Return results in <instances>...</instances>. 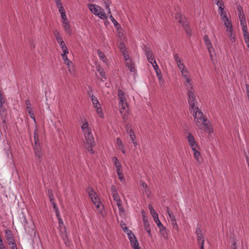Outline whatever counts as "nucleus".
<instances>
[{"mask_svg":"<svg viewBox=\"0 0 249 249\" xmlns=\"http://www.w3.org/2000/svg\"><path fill=\"white\" fill-rule=\"evenodd\" d=\"M188 96L190 110L194 117V121L196 125L199 129H204L208 133L212 132L213 128L209 124V121L204 118L201 110L196 106L197 102L194 91L188 89Z\"/></svg>","mask_w":249,"mask_h":249,"instance_id":"1","label":"nucleus"},{"mask_svg":"<svg viewBox=\"0 0 249 249\" xmlns=\"http://www.w3.org/2000/svg\"><path fill=\"white\" fill-rule=\"evenodd\" d=\"M85 136V146L87 150L91 154L94 153V151L92 149V147L95 145V142L93 134L91 131H86V133H84Z\"/></svg>","mask_w":249,"mask_h":249,"instance_id":"2","label":"nucleus"},{"mask_svg":"<svg viewBox=\"0 0 249 249\" xmlns=\"http://www.w3.org/2000/svg\"><path fill=\"white\" fill-rule=\"evenodd\" d=\"M69 53L67 48L65 44H63V63L67 66L69 72L72 74L74 71V66L72 62L68 59L67 54Z\"/></svg>","mask_w":249,"mask_h":249,"instance_id":"3","label":"nucleus"},{"mask_svg":"<svg viewBox=\"0 0 249 249\" xmlns=\"http://www.w3.org/2000/svg\"><path fill=\"white\" fill-rule=\"evenodd\" d=\"M49 196L50 199V201L52 204L53 205V208L54 210V212L55 213V215L57 218V219L58 220L59 223V229L60 232H61V224H62V220L61 218L60 213L58 211V209L56 208V205L54 202V199L53 198V194L50 193V191H49Z\"/></svg>","mask_w":249,"mask_h":249,"instance_id":"4","label":"nucleus"},{"mask_svg":"<svg viewBox=\"0 0 249 249\" xmlns=\"http://www.w3.org/2000/svg\"><path fill=\"white\" fill-rule=\"evenodd\" d=\"M176 19L178 20V21L180 23L184 28L185 32L188 35H191V30L190 27L188 25L186 19L185 18L182 17L180 15L178 14L176 17Z\"/></svg>","mask_w":249,"mask_h":249,"instance_id":"5","label":"nucleus"},{"mask_svg":"<svg viewBox=\"0 0 249 249\" xmlns=\"http://www.w3.org/2000/svg\"><path fill=\"white\" fill-rule=\"evenodd\" d=\"M120 108V113L122 115V117L124 120L127 119L128 115V103L119 104Z\"/></svg>","mask_w":249,"mask_h":249,"instance_id":"6","label":"nucleus"},{"mask_svg":"<svg viewBox=\"0 0 249 249\" xmlns=\"http://www.w3.org/2000/svg\"><path fill=\"white\" fill-rule=\"evenodd\" d=\"M131 245L134 249H140L139 244L132 232L128 233Z\"/></svg>","mask_w":249,"mask_h":249,"instance_id":"7","label":"nucleus"},{"mask_svg":"<svg viewBox=\"0 0 249 249\" xmlns=\"http://www.w3.org/2000/svg\"><path fill=\"white\" fill-rule=\"evenodd\" d=\"M4 232L5 234V238L7 240L8 244L10 246L11 243L15 242L13 233L11 230L9 229H6L5 230Z\"/></svg>","mask_w":249,"mask_h":249,"instance_id":"8","label":"nucleus"},{"mask_svg":"<svg viewBox=\"0 0 249 249\" xmlns=\"http://www.w3.org/2000/svg\"><path fill=\"white\" fill-rule=\"evenodd\" d=\"M187 141L189 142V144L191 147L192 149H194V148H198V146L196 144L194 137L192 135L191 133H189L187 137Z\"/></svg>","mask_w":249,"mask_h":249,"instance_id":"9","label":"nucleus"},{"mask_svg":"<svg viewBox=\"0 0 249 249\" xmlns=\"http://www.w3.org/2000/svg\"><path fill=\"white\" fill-rule=\"evenodd\" d=\"M63 28L67 34L70 36L71 34V30L70 25L68 21L65 13L63 12Z\"/></svg>","mask_w":249,"mask_h":249,"instance_id":"10","label":"nucleus"},{"mask_svg":"<svg viewBox=\"0 0 249 249\" xmlns=\"http://www.w3.org/2000/svg\"><path fill=\"white\" fill-rule=\"evenodd\" d=\"M145 54L149 63H150L151 64H153V63L154 62L155 64H156V61L154 56L153 55L151 50L149 48H145Z\"/></svg>","mask_w":249,"mask_h":249,"instance_id":"11","label":"nucleus"},{"mask_svg":"<svg viewBox=\"0 0 249 249\" xmlns=\"http://www.w3.org/2000/svg\"><path fill=\"white\" fill-rule=\"evenodd\" d=\"M25 103L26 106V109H27L28 112L29 114L30 117L34 120V122H35L36 118L35 117L34 112L32 110L31 104L30 103L29 99H26L25 100Z\"/></svg>","mask_w":249,"mask_h":249,"instance_id":"12","label":"nucleus"},{"mask_svg":"<svg viewBox=\"0 0 249 249\" xmlns=\"http://www.w3.org/2000/svg\"><path fill=\"white\" fill-rule=\"evenodd\" d=\"M221 16L222 17L221 18L222 20L224 22V24H225V26L227 27V31L232 30V25L231 24V21L229 20L228 17L226 15V13H225L224 14H223L222 16Z\"/></svg>","mask_w":249,"mask_h":249,"instance_id":"13","label":"nucleus"},{"mask_svg":"<svg viewBox=\"0 0 249 249\" xmlns=\"http://www.w3.org/2000/svg\"><path fill=\"white\" fill-rule=\"evenodd\" d=\"M118 96L119 100V104L127 103L124 92L122 89H118Z\"/></svg>","mask_w":249,"mask_h":249,"instance_id":"14","label":"nucleus"},{"mask_svg":"<svg viewBox=\"0 0 249 249\" xmlns=\"http://www.w3.org/2000/svg\"><path fill=\"white\" fill-rule=\"evenodd\" d=\"M196 235L197 240L198 243L204 242V235L202 232L201 229L199 227H197L196 229Z\"/></svg>","mask_w":249,"mask_h":249,"instance_id":"15","label":"nucleus"},{"mask_svg":"<svg viewBox=\"0 0 249 249\" xmlns=\"http://www.w3.org/2000/svg\"><path fill=\"white\" fill-rule=\"evenodd\" d=\"M88 7L90 12L96 16L98 15L99 11L101 10V8L96 4H89Z\"/></svg>","mask_w":249,"mask_h":249,"instance_id":"16","label":"nucleus"},{"mask_svg":"<svg viewBox=\"0 0 249 249\" xmlns=\"http://www.w3.org/2000/svg\"><path fill=\"white\" fill-rule=\"evenodd\" d=\"M199 147L198 148H194V149H192L194 151V156L196 160L198 162L199 164L202 163V160L201 154L200 152L198 151Z\"/></svg>","mask_w":249,"mask_h":249,"instance_id":"17","label":"nucleus"},{"mask_svg":"<svg viewBox=\"0 0 249 249\" xmlns=\"http://www.w3.org/2000/svg\"><path fill=\"white\" fill-rule=\"evenodd\" d=\"M154 221L157 224V226L159 228L161 234L164 235L165 233H166V228L162 225L161 223L160 222L159 218Z\"/></svg>","mask_w":249,"mask_h":249,"instance_id":"18","label":"nucleus"},{"mask_svg":"<svg viewBox=\"0 0 249 249\" xmlns=\"http://www.w3.org/2000/svg\"><path fill=\"white\" fill-rule=\"evenodd\" d=\"M34 152L36 157L39 159L41 158L42 156V153L41 152V148L39 144H35L34 145Z\"/></svg>","mask_w":249,"mask_h":249,"instance_id":"19","label":"nucleus"},{"mask_svg":"<svg viewBox=\"0 0 249 249\" xmlns=\"http://www.w3.org/2000/svg\"><path fill=\"white\" fill-rule=\"evenodd\" d=\"M239 19H240V24L242 26V31L243 32V34L248 33V28L247 26L245 18H243V17H242V18H239Z\"/></svg>","mask_w":249,"mask_h":249,"instance_id":"20","label":"nucleus"},{"mask_svg":"<svg viewBox=\"0 0 249 249\" xmlns=\"http://www.w3.org/2000/svg\"><path fill=\"white\" fill-rule=\"evenodd\" d=\"M54 36H55V38L59 43L60 47L62 49V38L60 34L57 32V30H55L54 32Z\"/></svg>","mask_w":249,"mask_h":249,"instance_id":"21","label":"nucleus"},{"mask_svg":"<svg viewBox=\"0 0 249 249\" xmlns=\"http://www.w3.org/2000/svg\"><path fill=\"white\" fill-rule=\"evenodd\" d=\"M215 3L218 6V11H219L220 16H222L225 13L223 11L224 6L223 2L221 0L220 1H217L216 2H215Z\"/></svg>","mask_w":249,"mask_h":249,"instance_id":"22","label":"nucleus"},{"mask_svg":"<svg viewBox=\"0 0 249 249\" xmlns=\"http://www.w3.org/2000/svg\"><path fill=\"white\" fill-rule=\"evenodd\" d=\"M148 208L150 210V213L152 215L154 220L158 218H159L158 214H157V213L155 211V210L153 209L152 206L151 204L148 205Z\"/></svg>","mask_w":249,"mask_h":249,"instance_id":"23","label":"nucleus"},{"mask_svg":"<svg viewBox=\"0 0 249 249\" xmlns=\"http://www.w3.org/2000/svg\"><path fill=\"white\" fill-rule=\"evenodd\" d=\"M113 161L114 162V165L115 166L116 169V172L120 170H122V165L119 162V160L115 157H114L112 159Z\"/></svg>","mask_w":249,"mask_h":249,"instance_id":"24","label":"nucleus"},{"mask_svg":"<svg viewBox=\"0 0 249 249\" xmlns=\"http://www.w3.org/2000/svg\"><path fill=\"white\" fill-rule=\"evenodd\" d=\"M181 71L182 75L185 79V81L186 82H188L190 76L189 72L187 70V69H184L182 71Z\"/></svg>","mask_w":249,"mask_h":249,"instance_id":"25","label":"nucleus"},{"mask_svg":"<svg viewBox=\"0 0 249 249\" xmlns=\"http://www.w3.org/2000/svg\"><path fill=\"white\" fill-rule=\"evenodd\" d=\"M126 65L128 68L129 70L131 72H134L135 71V67L134 64L132 63L131 60H129L126 62Z\"/></svg>","mask_w":249,"mask_h":249,"instance_id":"26","label":"nucleus"},{"mask_svg":"<svg viewBox=\"0 0 249 249\" xmlns=\"http://www.w3.org/2000/svg\"><path fill=\"white\" fill-rule=\"evenodd\" d=\"M0 116L2 118H5L7 116V110L5 106L0 107Z\"/></svg>","mask_w":249,"mask_h":249,"instance_id":"27","label":"nucleus"},{"mask_svg":"<svg viewBox=\"0 0 249 249\" xmlns=\"http://www.w3.org/2000/svg\"><path fill=\"white\" fill-rule=\"evenodd\" d=\"M55 2L59 9V12L61 15V18L62 19V6L60 0H54Z\"/></svg>","mask_w":249,"mask_h":249,"instance_id":"28","label":"nucleus"},{"mask_svg":"<svg viewBox=\"0 0 249 249\" xmlns=\"http://www.w3.org/2000/svg\"><path fill=\"white\" fill-rule=\"evenodd\" d=\"M97 53L100 59L103 62H106L107 59L105 54L99 50L97 51Z\"/></svg>","mask_w":249,"mask_h":249,"instance_id":"29","label":"nucleus"},{"mask_svg":"<svg viewBox=\"0 0 249 249\" xmlns=\"http://www.w3.org/2000/svg\"><path fill=\"white\" fill-rule=\"evenodd\" d=\"M90 97H91V100L92 101V102L93 103V105L94 107H97L98 106H100L98 100L95 97H94L93 95H92L90 96Z\"/></svg>","mask_w":249,"mask_h":249,"instance_id":"30","label":"nucleus"},{"mask_svg":"<svg viewBox=\"0 0 249 249\" xmlns=\"http://www.w3.org/2000/svg\"><path fill=\"white\" fill-rule=\"evenodd\" d=\"M81 128L83 133H86V131L88 132L91 131V130H90L89 127V124L87 122H86L83 124V125L81 126Z\"/></svg>","mask_w":249,"mask_h":249,"instance_id":"31","label":"nucleus"},{"mask_svg":"<svg viewBox=\"0 0 249 249\" xmlns=\"http://www.w3.org/2000/svg\"><path fill=\"white\" fill-rule=\"evenodd\" d=\"M34 138L35 144H39L38 134L37 133V128H36L35 131H34Z\"/></svg>","mask_w":249,"mask_h":249,"instance_id":"32","label":"nucleus"},{"mask_svg":"<svg viewBox=\"0 0 249 249\" xmlns=\"http://www.w3.org/2000/svg\"><path fill=\"white\" fill-rule=\"evenodd\" d=\"M97 70L98 72L99 73L100 75L102 78H104V79L107 78L106 73H105V71H104V70L102 69H101V67H100V66L97 67Z\"/></svg>","mask_w":249,"mask_h":249,"instance_id":"33","label":"nucleus"},{"mask_svg":"<svg viewBox=\"0 0 249 249\" xmlns=\"http://www.w3.org/2000/svg\"><path fill=\"white\" fill-rule=\"evenodd\" d=\"M99 17L103 19L107 18V16L103 9L101 8V10L99 11L98 15Z\"/></svg>","mask_w":249,"mask_h":249,"instance_id":"34","label":"nucleus"},{"mask_svg":"<svg viewBox=\"0 0 249 249\" xmlns=\"http://www.w3.org/2000/svg\"><path fill=\"white\" fill-rule=\"evenodd\" d=\"M228 32V36L230 37L231 40L234 42L235 41V36L232 33V30H228L227 31Z\"/></svg>","mask_w":249,"mask_h":249,"instance_id":"35","label":"nucleus"},{"mask_svg":"<svg viewBox=\"0 0 249 249\" xmlns=\"http://www.w3.org/2000/svg\"><path fill=\"white\" fill-rule=\"evenodd\" d=\"M87 192L89 194V197L94 196L96 193L94 192L93 189L91 187H88L87 189Z\"/></svg>","mask_w":249,"mask_h":249,"instance_id":"36","label":"nucleus"},{"mask_svg":"<svg viewBox=\"0 0 249 249\" xmlns=\"http://www.w3.org/2000/svg\"><path fill=\"white\" fill-rule=\"evenodd\" d=\"M166 211L169 215L171 221L176 219L175 215L173 214L172 212L170 210L169 208L168 207H167L166 208Z\"/></svg>","mask_w":249,"mask_h":249,"instance_id":"37","label":"nucleus"},{"mask_svg":"<svg viewBox=\"0 0 249 249\" xmlns=\"http://www.w3.org/2000/svg\"><path fill=\"white\" fill-rule=\"evenodd\" d=\"M105 4V8L107 10L108 14H111V11L109 8V5L110 4V1L109 0H104Z\"/></svg>","mask_w":249,"mask_h":249,"instance_id":"38","label":"nucleus"},{"mask_svg":"<svg viewBox=\"0 0 249 249\" xmlns=\"http://www.w3.org/2000/svg\"><path fill=\"white\" fill-rule=\"evenodd\" d=\"M244 38L245 43L247 46L249 48V33H246L243 34Z\"/></svg>","mask_w":249,"mask_h":249,"instance_id":"39","label":"nucleus"},{"mask_svg":"<svg viewBox=\"0 0 249 249\" xmlns=\"http://www.w3.org/2000/svg\"><path fill=\"white\" fill-rule=\"evenodd\" d=\"M244 38L245 43L247 46L249 48V33H246L243 34Z\"/></svg>","mask_w":249,"mask_h":249,"instance_id":"40","label":"nucleus"},{"mask_svg":"<svg viewBox=\"0 0 249 249\" xmlns=\"http://www.w3.org/2000/svg\"><path fill=\"white\" fill-rule=\"evenodd\" d=\"M90 198L94 204L100 202L99 198L98 197L97 194L95 195V196H91Z\"/></svg>","mask_w":249,"mask_h":249,"instance_id":"41","label":"nucleus"},{"mask_svg":"<svg viewBox=\"0 0 249 249\" xmlns=\"http://www.w3.org/2000/svg\"><path fill=\"white\" fill-rule=\"evenodd\" d=\"M112 195H113V199L115 201H116V204H118V203L122 202L120 198V196H119L118 193H116V194L115 193V194H113Z\"/></svg>","mask_w":249,"mask_h":249,"instance_id":"42","label":"nucleus"},{"mask_svg":"<svg viewBox=\"0 0 249 249\" xmlns=\"http://www.w3.org/2000/svg\"><path fill=\"white\" fill-rule=\"evenodd\" d=\"M109 18L111 19V20L112 21L114 26L116 28H119V27L120 26V24L117 22V21L114 18L113 16L110 15L109 16Z\"/></svg>","mask_w":249,"mask_h":249,"instance_id":"43","label":"nucleus"},{"mask_svg":"<svg viewBox=\"0 0 249 249\" xmlns=\"http://www.w3.org/2000/svg\"><path fill=\"white\" fill-rule=\"evenodd\" d=\"M144 226L145 230L147 232L148 235L150 236H151L152 235H151V229H150V226L149 223H148V224L146 223V224H144Z\"/></svg>","mask_w":249,"mask_h":249,"instance_id":"44","label":"nucleus"},{"mask_svg":"<svg viewBox=\"0 0 249 249\" xmlns=\"http://www.w3.org/2000/svg\"><path fill=\"white\" fill-rule=\"evenodd\" d=\"M204 40L205 43V45L207 46H210L212 45L211 42L209 39L208 36L205 35L204 37Z\"/></svg>","mask_w":249,"mask_h":249,"instance_id":"45","label":"nucleus"},{"mask_svg":"<svg viewBox=\"0 0 249 249\" xmlns=\"http://www.w3.org/2000/svg\"><path fill=\"white\" fill-rule=\"evenodd\" d=\"M191 79L190 77L189 81L188 82L186 81L185 83V85L186 87H187V89L188 90V89L192 90V89H193V86H192V83L191 82Z\"/></svg>","mask_w":249,"mask_h":249,"instance_id":"46","label":"nucleus"},{"mask_svg":"<svg viewBox=\"0 0 249 249\" xmlns=\"http://www.w3.org/2000/svg\"><path fill=\"white\" fill-rule=\"evenodd\" d=\"M122 171H123V170H120V171H117V175L118 176V178L121 181H124V175H123V174L122 173Z\"/></svg>","mask_w":249,"mask_h":249,"instance_id":"47","label":"nucleus"},{"mask_svg":"<svg viewBox=\"0 0 249 249\" xmlns=\"http://www.w3.org/2000/svg\"><path fill=\"white\" fill-rule=\"evenodd\" d=\"M130 140H131L132 143H133L134 145L135 146H136L137 145V142H136V140H135V134H131V135H130Z\"/></svg>","mask_w":249,"mask_h":249,"instance_id":"48","label":"nucleus"},{"mask_svg":"<svg viewBox=\"0 0 249 249\" xmlns=\"http://www.w3.org/2000/svg\"><path fill=\"white\" fill-rule=\"evenodd\" d=\"M177 64L178 67L180 70V71H182V70L186 69L185 65L181 61L177 63Z\"/></svg>","mask_w":249,"mask_h":249,"instance_id":"49","label":"nucleus"},{"mask_svg":"<svg viewBox=\"0 0 249 249\" xmlns=\"http://www.w3.org/2000/svg\"><path fill=\"white\" fill-rule=\"evenodd\" d=\"M238 11L239 18H242V17H243V18H245L244 15L243 14V11L241 7H238Z\"/></svg>","mask_w":249,"mask_h":249,"instance_id":"50","label":"nucleus"},{"mask_svg":"<svg viewBox=\"0 0 249 249\" xmlns=\"http://www.w3.org/2000/svg\"><path fill=\"white\" fill-rule=\"evenodd\" d=\"M116 144L117 145L118 148H119L120 147H121L123 148V147L124 146L121 139L119 138H118L116 140Z\"/></svg>","mask_w":249,"mask_h":249,"instance_id":"51","label":"nucleus"},{"mask_svg":"<svg viewBox=\"0 0 249 249\" xmlns=\"http://www.w3.org/2000/svg\"><path fill=\"white\" fill-rule=\"evenodd\" d=\"M207 49L208 50V52L209 53L211 59L212 60V59H213L212 52L213 51V48L212 45H211L210 46H207Z\"/></svg>","mask_w":249,"mask_h":249,"instance_id":"52","label":"nucleus"},{"mask_svg":"<svg viewBox=\"0 0 249 249\" xmlns=\"http://www.w3.org/2000/svg\"><path fill=\"white\" fill-rule=\"evenodd\" d=\"M159 82L160 86L162 87L164 85V80L163 79L162 76L158 77Z\"/></svg>","mask_w":249,"mask_h":249,"instance_id":"53","label":"nucleus"},{"mask_svg":"<svg viewBox=\"0 0 249 249\" xmlns=\"http://www.w3.org/2000/svg\"><path fill=\"white\" fill-rule=\"evenodd\" d=\"M94 205L95 206L97 210L99 212H102V209L101 208V202L99 203H96V204H94Z\"/></svg>","mask_w":249,"mask_h":249,"instance_id":"54","label":"nucleus"},{"mask_svg":"<svg viewBox=\"0 0 249 249\" xmlns=\"http://www.w3.org/2000/svg\"><path fill=\"white\" fill-rule=\"evenodd\" d=\"M96 108L97 112L99 114V116L100 117H103V113H102V109H101V108L100 107V106H98L97 107H96Z\"/></svg>","mask_w":249,"mask_h":249,"instance_id":"55","label":"nucleus"},{"mask_svg":"<svg viewBox=\"0 0 249 249\" xmlns=\"http://www.w3.org/2000/svg\"><path fill=\"white\" fill-rule=\"evenodd\" d=\"M171 223H172L173 228L176 230H178V225L177 223L176 219L171 221Z\"/></svg>","mask_w":249,"mask_h":249,"instance_id":"56","label":"nucleus"},{"mask_svg":"<svg viewBox=\"0 0 249 249\" xmlns=\"http://www.w3.org/2000/svg\"><path fill=\"white\" fill-rule=\"evenodd\" d=\"M111 190L112 195L118 193L117 190L116 189V187L114 185H111Z\"/></svg>","mask_w":249,"mask_h":249,"instance_id":"57","label":"nucleus"},{"mask_svg":"<svg viewBox=\"0 0 249 249\" xmlns=\"http://www.w3.org/2000/svg\"><path fill=\"white\" fill-rule=\"evenodd\" d=\"M118 207V208H119V211L121 212H122V213H124V209L123 208V206H122V202H120L118 204H116Z\"/></svg>","mask_w":249,"mask_h":249,"instance_id":"58","label":"nucleus"},{"mask_svg":"<svg viewBox=\"0 0 249 249\" xmlns=\"http://www.w3.org/2000/svg\"><path fill=\"white\" fill-rule=\"evenodd\" d=\"M126 132L128 134L129 136H130V135L134 134L133 131L128 126H127V127H126Z\"/></svg>","mask_w":249,"mask_h":249,"instance_id":"59","label":"nucleus"},{"mask_svg":"<svg viewBox=\"0 0 249 249\" xmlns=\"http://www.w3.org/2000/svg\"><path fill=\"white\" fill-rule=\"evenodd\" d=\"M175 60L177 63L181 61L180 58L179 57L177 54H175L174 56Z\"/></svg>","mask_w":249,"mask_h":249,"instance_id":"60","label":"nucleus"},{"mask_svg":"<svg viewBox=\"0 0 249 249\" xmlns=\"http://www.w3.org/2000/svg\"><path fill=\"white\" fill-rule=\"evenodd\" d=\"M152 65H153V67L154 69V70L155 71V72L156 71H160L159 68V66L157 64V63H156V64H155L154 62L153 63V64H151Z\"/></svg>","mask_w":249,"mask_h":249,"instance_id":"61","label":"nucleus"},{"mask_svg":"<svg viewBox=\"0 0 249 249\" xmlns=\"http://www.w3.org/2000/svg\"><path fill=\"white\" fill-rule=\"evenodd\" d=\"M122 228L123 230V231L124 232L127 233V234L129 232H132V231H130L126 227H123V226H122Z\"/></svg>","mask_w":249,"mask_h":249,"instance_id":"62","label":"nucleus"},{"mask_svg":"<svg viewBox=\"0 0 249 249\" xmlns=\"http://www.w3.org/2000/svg\"><path fill=\"white\" fill-rule=\"evenodd\" d=\"M119 48L121 51H122L123 50H125L126 49H125V45H124V44L123 43H121L120 45H119Z\"/></svg>","mask_w":249,"mask_h":249,"instance_id":"63","label":"nucleus"},{"mask_svg":"<svg viewBox=\"0 0 249 249\" xmlns=\"http://www.w3.org/2000/svg\"><path fill=\"white\" fill-rule=\"evenodd\" d=\"M10 249H18L16 242H14L11 244Z\"/></svg>","mask_w":249,"mask_h":249,"instance_id":"64","label":"nucleus"}]
</instances>
